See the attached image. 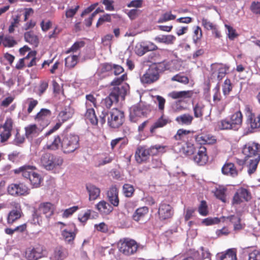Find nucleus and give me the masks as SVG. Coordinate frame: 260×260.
<instances>
[{
    "mask_svg": "<svg viewBox=\"0 0 260 260\" xmlns=\"http://www.w3.org/2000/svg\"><path fill=\"white\" fill-rule=\"evenodd\" d=\"M242 153L247 161V172L249 175L254 173L260 161V144L248 142L242 149Z\"/></svg>",
    "mask_w": 260,
    "mask_h": 260,
    "instance_id": "obj_1",
    "label": "nucleus"
},
{
    "mask_svg": "<svg viewBox=\"0 0 260 260\" xmlns=\"http://www.w3.org/2000/svg\"><path fill=\"white\" fill-rule=\"evenodd\" d=\"M170 62L164 61L157 64L151 66L141 77V82L143 84H151L159 78V71H162L170 69Z\"/></svg>",
    "mask_w": 260,
    "mask_h": 260,
    "instance_id": "obj_2",
    "label": "nucleus"
},
{
    "mask_svg": "<svg viewBox=\"0 0 260 260\" xmlns=\"http://www.w3.org/2000/svg\"><path fill=\"white\" fill-rule=\"evenodd\" d=\"M36 167L24 165L13 170L15 174L21 173L25 178L29 179L31 185L34 188L39 187L43 181L41 175L36 172Z\"/></svg>",
    "mask_w": 260,
    "mask_h": 260,
    "instance_id": "obj_3",
    "label": "nucleus"
},
{
    "mask_svg": "<svg viewBox=\"0 0 260 260\" xmlns=\"http://www.w3.org/2000/svg\"><path fill=\"white\" fill-rule=\"evenodd\" d=\"M243 122V114L240 110L233 113L230 118H225L219 121L217 125L220 129H232L238 131L241 126Z\"/></svg>",
    "mask_w": 260,
    "mask_h": 260,
    "instance_id": "obj_4",
    "label": "nucleus"
},
{
    "mask_svg": "<svg viewBox=\"0 0 260 260\" xmlns=\"http://www.w3.org/2000/svg\"><path fill=\"white\" fill-rule=\"evenodd\" d=\"M79 137L75 134H61V149L65 154L74 152L80 147Z\"/></svg>",
    "mask_w": 260,
    "mask_h": 260,
    "instance_id": "obj_5",
    "label": "nucleus"
},
{
    "mask_svg": "<svg viewBox=\"0 0 260 260\" xmlns=\"http://www.w3.org/2000/svg\"><path fill=\"white\" fill-rule=\"evenodd\" d=\"M129 112L130 120L136 122L140 118L147 117L150 114L151 110L149 107L140 103L130 107Z\"/></svg>",
    "mask_w": 260,
    "mask_h": 260,
    "instance_id": "obj_6",
    "label": "nucleus"
},
{
    "mask_svg": "<svg viewBox=\"0 0 260 260\" xmlns=\"http://www.w3.org/2000/svg\"><path fill=\"white\" fill-rule=\"evenodd\" d=\"M41 164L47 170H52L60 166L63 163V159L50 153H44L40 159Z\"/></svg>",
    "mask_w": 260,
    "mask_h": 260,
    "instance_id": "obj_7",
    "label": "nucleus"
},
{
    "mask_svg": "<svg viewBox=\"0 0 260 260\" xmlns=\"http://www.w3.org/2000/svg\"><path fill=\"white\" fill-rule=\"evenodd\" d=\"M124 121V113L123 111L117 109H112L108 116V125L113 128H118L121 126Z\"/></svg>",
    "mask_w": 260,
    "mask_h": 260,
    "instance_id": "obj_8",
    "label": "nucleus"
},
{
    "mask_svg": "<svg viewBox=\"0 0 260 260\" xmlns=\"http://www.w3.org/2000/svg\"><path fill=\"white\" fill-rule=\"evenodd\" d=\"M138 243L133 239L124 238L118 243L119 250L125 255H131L135 253L138 248Z\"/></svg>",
    "mask_w": 260,
    "mask_h": 260,
    "instance_id": "obj_9",
    "label": "nucleus"
},
{
    "mask_svg": "<svg viewBox=\"0 0 260 260\" xmlns=\"http://www.w3.org/2000/svg\"><path fill=\"white\" fill-rule=\"evenodd\" d=\"M117 102L116 96L111 94L102 100L101 102L102 107H101L102 109H100L101 114L99 115L100 121L102 124L106 122V117L108 114V109L111 107L114 103Z\"/></svg>",
    "mask_w": 260,
    "mask_h": 260,
    "instance_id": "obj_10",
    "label": "nucleus"
},
{
    "mask_svg": "<svg viewBox=\"0 0 260 260\" xmlns=\"http://www.w3.org/2000/svg\"><path fill=\"white\" fill-rule=\"evenodd\" d=\"M9 194L13 196H25L29 193V189L23 183H12L7 188Z\"/></svg>",
    "mask_w": 260,
    "mask_h": 260,
    "instance_id": "obj_11",
    "label": "nucleus"
},
{
    "mask_svg": "<svg viewBox=\"0 0 260 260\" xmlns=\"http://www.w3.org/2000/svg\"><path fill=\"white\" fill-rule=\"evenodd\" d=\"M36 52L35 51H30L28 54L23 58L20 59L16 64V68L18 70L22 69L25 66L27 67H31L36 65V60L37 58L36 57Z\"/></svg>",
    "mask_w": 260,
    "mask_h": 260,
    "instance_id": "obj_12",
    "label": "nucleus"
},
{
    "mask_svg": "<svg viewBox=\"0 0 260 260\" xmlns=\"http://www.w3.org/2000/svg\"><path fill=\"white\" fill-rule=\"evenodd\" d=\"M51 111L47 109L43 108L35 116V120L42 126L46 127L50 123Z\"/></svg>",
    "mask_w": 260,
    "mask_h": 260,
    "instance_id": "obj_13",
    "label": "nucleus"
},
{
    "mask_svg": "<svg viewBox=\"0 0 260 260\" xmlns=\"http://www.w3.org/2000/svg\"><path fill=\"white\" fill-rule=\"evenodd\" d=\"M229 67L222 63H214L211 66V76H217V79L220 81L227 74Z\"/></svg>",
    "mask_w": 260,
    "mask_h": 260,
    "instance_id": "obj_14",
    "label": "nucleus"
},
{
    "mask_svg": "<svg viewBox=\"0 0 260 260\" xmlns=\"http://www.w3.org/2000/svg\"><path fill=\"white\" fill-rule=\"evenodd\" d=\"M251 199L250 191L245 188H239L233 198V204H239L244 201H249Z\"/></svg>",
    "mask_w": 260,
    "mask_h": 260,
    "instance_id": "obj_15",
    "label": "nucleus"
},
{
    "mask_svg": "<svg viewBox=\"0 0 260 260\" xmlns=\"http://www.w3.org/2000/svg\"><path fill=\"white\" fill-rule=\"evenodd\" d=\"M158 214L161 220L170 219L174 214L173 208L170 204L161 202L158 207Z\"/></svg>",
    "mask_w": 260,
    "mask_h": 260,
    "instance_id": "obj_16",
    "label": "nucleus"
},
{
    "mask_svg": "<svg viewBox=\"0 0 260 260\" xmlns=\"http://www.w3.org/2000/svg\"><path fill=\"white\" fill-rule=\"evenodd\" d=\"M13 126V121L12 119L11 118H7L4 124L2 126L4 130L0 134L1 142L2 143L7 141L11 137Z\"/></svg>",
    "mask_w": 260,
    "mask_h": 260,
    "instance_id": "obj_17",
    "label": "nucleus"
},
{
    "mask_svg": "<svg viewBox=\"0 0 260 260\" xmlns=\"http://www.w3.org/2000/svg\"><path fill=\"white\" fill-rule=\"evenodd\" d=\"M44 256L42 247L28 248L25 251V257L27 260H37Z\"/></svg>",
    "mask_w": 260,
    "mask_h": 260,
    "instance_id": "obj_18",
    "label": "nucleus"
},
{
    "mask_svg": "<svg viewBox=\"0 0 260 260\" xmlns=\"http://www.w3.org/2000/svg\"><path fill=\"white\" fill-rule=\"evenodd\" d=\"M61 134L56 135L52 138H48V141L44 147V149L55 151L61 147Z\"/></svg>",
    "mask_w": 260,
    "mask_h": 260,
    "instance_id": "obj_19",
    "label": "nucleus"
},
{
    "mask_svg": "<svg viewBox=\"0 0 260 260\" xmlns=\"http://www.w3.org/2000/svg\"><path fill=\"white\" fill-rule=\"evenodd\" d=\"M149 157L147 148L145 146H138L136 149L135 158L138 164L146 161Z\"/></svg>",
    "mask_w": 260,
    "mask_h": 260,
    "instance_id": "obj_20",
    "label": "nucleus"
},
{
    "mask_svg": "<svg viewBox=\"0 0 260 260\" xmlns=\"http://www.w3.org/2000/svg\"><path fill=\"white\" fill-rule=\"evenodd\" d=\"M241 169H238L234 164L230 161H226L221 168V172L223 175L232 177H237Z\"/></svg>",
    "mask_w": 260,
    "mask_h": 260,
    "instance_id": "obj_21",
    "label": "nucleus"
},
{
    "mask_svg": "<svg viewBox=\"0 0 260 260\" xmlns=\"http://www.w3.org/2000/svg\"><path fill=\"white\" fill-rule=\"evenodd\" d=\"M194 161L199 165H205L208 161V156L207 154L206 148L204 146H200L193 156Z\"/></svg>",
    "mask_w": 260,
    "mask_h": 260,
    "instance_id": "obj_22",
    "label": "nucleus"
},
{
    "mask_svg": "<svg viewBox=\"0 0 260 260\" xmlns=\"http://www.w3.org/2000/svg\"><path fill=\"white\" fill-rule=\"evenodd\" d=\"M68 255L67 249L62 246H58L54 249L50 258L51 260H64Z\"/></svg>",
    "mask_w": 260,
    "mask_h": 260,
    "instance_id": "obj_23",
    "label": "nucleus"
},
{
    "mask_svg": "<svg viewBox=\"0 0 260 260\" xmlns=\"http://www.w3.org/2000/svg\"><path fill=\"white\" fill-rule=\"evenodd\" d=\"M74 114V109L70 105L65 106L59 112L57 117V120L62 122H66L71 119Z\"/></svg>",
    "mask_w": 260,
    "mask_h": 260,
    "instance_id": "obj_24",
    "label": "nucleus"
},
{
    "mask_svg": "<svg viewBox=\"0 0 260 260\" xmlns=\"http://www.w3.org/2000/svg\"><path fill=\"white\" fill-rule=\"evenodd\" d=\"M107 197L110 203L115 207L119 205L118 190L115 185L112 186L107 192Z\"/></svg>",
    "mask_w": 260,
    "mask_h": 260,
    "instance_id": "obj_25",
    "label": "nucleus"
},
{
    "mask_svg": "<svg viewBox=\"0 0 260 260\" xmlns=\"http://www.w3.org/2000/svg\"><path fill=\"white\" fill-rule=\"evenodd\" d=\"M37 209L41 213L44 214L47 218H49L53 214L55 209L52 204L46 202L41 203Z\"/></svg>",
    "mask_w": 260,
    "mask_h": 260,
    "instance_id": "obj_26",
    "label": "nucleus"
},
{
    "mask_svg": "<svg viewBox=\"0 0 260 260\" xmlns=\"http://www.w3.org/2000/svg\"><path fill=\"white\" fill-rule=\"evenodd\" d=\"M171 120L169 117L166 116L164 112L161 113V116L156 120V121L151 126L150 131L151 133L153 132L158 128L162 127L167 124L171 122Z\"/></svg>",
    "mask_w": 260,
    "mask_h": 260,
    "instance_id": "obj_27",
    "label": "nucleus"
},
{
    "mask_svg": "<svg viewBox=\"0 0 260 260\" xmlns=\"http://www.w3.org/2000/svg\"><path fill=\"white\" fill-rule=\"evenodd\" d=\"M194 119L193 116L189 113H184L177 116L175 121L180 125H190Z\"/></svg>",
    "mask_w": 260,
    "mask_h": 260,
    "instance_id": "obj_28",
    "label": "nucleus"
},
{
    "mask_svg": "<svg viewBox=\"0 0 260 260\" xmlns=\"http://www.w3.org/2000/svg\"><path fill=\"white\" fill-rule=\"evenodd\" d=\"M17 43L14 37L10 35L4 36L3 33H0V45L3 44L5 47L11 48L16 45Z\"/></svg>",
    "mask_w": 260,
    "mask_h": 260,
    "instance_id": "obj_29",
    "label": "nucleus"
},
{
    "mask_svg": "<svg viewBox=\"0 0 260 260\" xmlns=\"http://www.w3.org/2000/svg\"><path fill=\"white\" fill-rule=\"evenodd\" d=\"M86 189L89 194V200L90 201L95 200L100 196L101 190L95 185L88 183L86 185Z\"/></svg>",
    "mask_w": 260,
    "mask_h": 260,
    "instance_id": "obj_30",
    "label": "nucleus"
},
{
    "mask_svg": "<svg viewBox=\"0 0 260 260\" xmlns=\"http://www.w3.org/2000/svg\"><path fill=\"white\" fill-rule=\"evenodd\" d=\"M154 40L158 43L171 45L174 44L176 40V37L172 35H160L156 36L154 38Z\"/></svg>",
    "mask_w": 260,
    "mask_h": 260,
    "instance_id": "obj_31",
    "label": "nucleus"
},
{
    "mask_svg": "<svg viewBox=\"0 0 260 260\" xmlns=\"http://www.w3.org/2000/svg\"><path fill=\"white\" fill-rule=\"evenodd\" d=\"M192 90H187V91H173L169 93L168 95L169 97L173 99H189L192 97L193 94Z\"/></svg>",
    "mask_w": 260,
    "mask_h": 260,
    "instance_id": "obj_32",
    "label": "nucleus"
},
{
    "mask_svg": "<svg viewBox=\"0 0 260 260\" xmlns=\"http://www.w3.org/2000/svg\"><path fill=\"white\" fill-rule=\"evenodd\" d=\"M113 64L111 63H104L100 64L98 71L97 74L104 78L109 76L112 71Z\"/></svg>",
    "mask_w": 260,
    "mask_h": 260,
    "instance_id": "obj_33",
    "label": "nucleus"
},
{
    "mask_svg": "<svg viewBox=\"0 0 260 260\" xmlns=\"http://www.w3.org/2000/svg\"><path fill=\"white\" fill-rule=\"evenodd\" d=\"M97 210L103 215H108L113 210V207L105 201H100L96 205Z\"/></svg>",
    "mask_w": 260,
    "mask_h": 260,
    "instance_id": "obj_34",
    "label": "nucleus"
},
{
    "mask_svg": "<svg viewBox=\"0 0 260 260\" xmlns=\"http://www.w3.org/2000/svg\"><path fill=\"white\" fill-rule=\"evenodd\" d=\"M25 41L35 47H37L39 43L38 37L33 31H28L24 33Z\"/></svg>",
    "mask_w": 260,
    "mask_h": 260,
    "instance_id": "obj_35",
    "label": "nucleus"
},
{
    "mask_svg": "<svg viewBox=\"0 0 260 260\" xmlns=\"http://www.w3.org/2000/svg\"><path fill=\"white\" fill-rule=\"evenodd\" d=\"M218 256L220 260H237L235 249H229L224 252L218 254Z\"/></svg>",
    "mask_w": 260,
    "mask_h": 260,
    "instance_id": "obj_36",
    "label": "nucleus"
},
{
    "mask_svg": "<svg viewBox=\"0 0 260 260\" xmlns=\"http://www.w3.org/2000/svg\"><path fill=\"white\" fill-rule=\"evenodd\" d=\"M149 209L146 206L140 207L137 209L133 215V219L139 221L142 219L148 213Z\"/></svg>",
    "mask_w": 260,
    "mask_h": 260,
    "instance_id": "obj_37",
    "label": "nucleus"
},
{
    "mask_svg": "<svg viewBox=\"0 0 260 260\" xmlns=\"http://www.w3.org/2000/svg\"><path fill=\"white\" fill-rule=\"evenodd\" d=\"M76 235V233L69 228L64 229L61 231V236L63 240L68 243H70L73 241Z\"/></svg>",
    "mask_w": 260,
    "mask_h": 260,
    "instance_id": "obj_38",
    "label": "nucleus"
},
{
    "mask_svg": "<svg viewBox=\"0 0 260 260\" xmlns=\"http://www.w3.org/2000/svg\"><path fill=\"white\" fill-rule=\"evenodd\" d=\"M80 54L71 55L65 59V67L68 69H73L78 63Z\"/></svg>",
    "mask_w": 260,
    "mask_h": 260,
    "instance_id": "obj_39",
    "label": "nucleus"
},
{
    "mask_svg": "<svg viewBox=\"0 0 260 260\" xmlns=\"http://www.w3.org/2000/svg\"><path fill=\"white\" fill-rule=\"evenodd\" d=\"M205 108V105L202 102H199L193 105L194 116L196 118H202Z\"/></svg>",
    "mask_w": 260,
    "mask_h": 260,
    "instance_id": "obj_40",
    "label": "nucleus"
},
{
    "mask_svg": "<svg viewBox=\"0 0 260 260\" xmlns=\"http://www.w3.org/2000/svg\"><path fill=\"white\" fill-rule=\"evenodd\" d=\"M85 117L91 124L95 125L98 124V120L95 115L93 108H86V112L85 114Z\"/></svg>",
    "mask_w": 260,
    "mask_h": 260,
    "instance_id": "obj_41",
    "label": "nucleus"
},
{
    "mask_svg": "<svg viewBox=\"0 0 260 260\" xmlns=\"http://www.w3.org/2000/svg\"><path fill=\"white\" fill-rule=\"evenodd\" d=\"M230 222L234 225V230L238 231L244 228V224L241 223V219L239 217L235 215H231L228 217Z\"/></svg>",
    "mask_w": 260,
    "mask_h": 260,
    "instance_id": "obj_42",
    "label": "nucleus"
},
{
    "mask_svg": "<svg viewBox=\"0 0 260 260\" xmlns=\"http://www.w3.org/2000/svg\"><path fill=\"white\" fill-rule=\"evenodd\" d=\"M227 189L223 186H219L216 188L214 191V196L218 199L221 200L222 202L225 203L226 202V192Z\"/></svg>",
    "mask_w": 260,
    "mask_h": 260,
    "instance_id": "obj_43",
    "label": "nucleus"
},
{
    "mask_svg": "<svg viewBox=\"0 0 260 260\" xmlns=\"http://www.w3.org/2000/svg\"><path fill=\"white\" fill-rule=\"evenodd\" d=\"M86 108H93V107L96 108L98 112H100V107L96 106V98L91 94H87L86 95Z\"/></svg>",
    "mask_w": 260,
    "mask_h": 260,
    "instance_id": "obj_44",
    "label": "nucleus"
},
{
    "mask_svg": "<svg viewBox=\"0 0 260 260\" xmlns=\"http://www.w3.org/2000/svg\"><path fill=\"white\" fill-rule=\"evenodd\" d=\"M38 104V101L37 100H35L33 98H28L24 102L23 108H25L26 106H27L26 112L27 114H29L32 112Z\"/></svg>",
    "mask_w": 260,
    "mask_h": 260,
    "instance_id": "obj_45",
    "label": "nucleus"
},
{
    "mask_svg": "<svg viewBox=\"0 0 260 260\" xmlns=\"http://www.w3.org/2000/svg\"><path fill=\"white\" fill-rule=\"evenodd\" d=\"M21 217V212L17 210L11 211L7 216V223L9 224H13Z\"/></svg>",
    "mask_w": 260,
    "mask_h": 260,
    "instance_id": "obj_46",
    "label": "nucleus"
},
{
    "mask_svg": "<svg viewBox=\"0 0 260 260\" xmlns=\"http://www.w3.org/2000/svg\"><path fill=\"white\" fill-rule=\"evenodd\" d=\"M126 90L125 88L123 86H115L111 92V94L115 95L116 100L118 101L119 96L124 98L126 94Z\"/></svg>",
    "mask_w": 260,
    "mask_h": 260,
    "instance_id": "obj_47",
    "label": "nucleus"
},
{
    "mask_svg": "<svg viewBox=\"0 0 260 260\" xmlns=\"http://www.w3.org/2000/svg\"><path fill=\"white\" fill-rule=\"evenodd\" d=\"M247 121L249 124L250 127L252 129L258 128L260 127V114L256 117L255 115L251 116L247 119Z\"/></svg>",
    "mask_w": 260,
    "mask_h": 260,
    "instance_id": "obj_48",
    "label": "nucleus"
},
{
    "mask_svg": "<svg viewBox=\"0 0 260 260\" xmlns=\"http://www.w3.org/2000/svg\"><path fill=\"white\" fill-rule=\"evenodd\" d=\"M149 156L156 155L160 153H163L165 152V146H162L159 144H156L154 146H152L149 148H147Z\"/></svg>",
    "mask_w": 260,
    "mask_h": 260,
    "instance_id": "obj_49",
    "label": "nucleus"
},
{
    "mask_svg": "<svg viewBox=\"0 0 260 260\" xmlns=\"http://www.w3.org/2000/svg\"><path fill=\"white\" fill-rule=\"evenodd\" d=\"M37 209H35L30 220V223L34 225H40L42 223V217Z\"/></svg>",
    "mask_w": 260,
    "mask_h": 260,
    "instance_id": "obj_50",
    "label": "nucleus"
},
{
    "mask_svg": "<svg viewBox=\"0 0 260 260\" xmlns=\"http://www.w3.org/2000/svg\"><path fill=\"white\" fill-rule=\"evenodd\" d=\"M112 160V158L109 156H99L95 159V165L96 167H100L110 163Z\"/></svg>",
    "mask_w": 260,
    "mask_h": 260,
    "instance_id": "obj_51",
    "label": "nucleus"
},
{
    "mask_svg": "<svg viewBox=\"0 0 260 260\" xmlns=\"http://www.w3.org/2000/svg\"><path fill=\"white\" fill-rule=\"evenodd\" d=\"M85 44V42L83 41H77L74 43V44L68 50L66 51V53L68 54L71 52H76L81 48L83 47Z\"/></svg>",
    "mask_w": 260,
    "mask_h": 260,
    "instance_id": "obj_52",
    "label": "nucleus"
},
{
    "mask_svg": "<svg viewBox=\"0 0 260 260\" xmlns=\"http://www.w3.org/2000/svg\"><path fill=\"white\" fill-rule=\"evenodd\" d=\"M176 18V15H173L171 12H167L163 14L159 18L157 22L164 23L167 21L174 20Z\"/></svg>",
    "mask_w": 260,
    "mask_h": 260,
    "instance_id": "obj_53",
    "label": "nucleus"
},
{
    "mask_svg": "<svg viewBox=\"0 0 260 260\" xmlns=\"http://www.w3.org/2000/svg\"><path fill=\"white\" fill-rule=\"evenodd\" d=\"M25 136L26 138H29L32 135L37 133L38 127L36 124H30L24 128Z\"/></svg>",
    "mask_w": 260,
    "mask_h": 260,
    "instance_id": "obj_54",
    "label": "nucleus"
},
{
    "mask_svg": "<svg viewBox=\"0 0 260 260\" xmlns=\"http://www.w3.org/2000/svg\"><path fill=\"white\" fill-rule=\"evenodd\" d=\"M135 189L132 185L129 184H124L123 186V193L126 197H132L134 194Z\"/></svg>",
    "mask_w": 260,
    "mask_h": 260,
    "instance_id": "obj_55",
    "label": "nucleus"
},
{
    "mask_svg": "<svg viewBox=\"0 0 260 260\" xmlns=\"http://www.w3.org/2000/svg\"><path fill=\"white\" fill-rule=\"evenodd\" d=\"M189 133V131L182 128L179 129L177 131V134L174 136V138L176 140H183Z\"/></svg>",
    "mask_w": 260,
    "mask_h": 260,
    "instance_id": "obj_56",
    "label": "nucleus"
},
{
    "mask_svg": "<svg viewBox=\"0 0 260 260\" xmlns=\"http://www.w3.org/2000/svg\"><path fill=\"white\" fill-rule=\"evenodd\" d=\"M233 88L231 80L229 79L225 80L223 86L222 91L224 95L229 94Z\"/></svg>",
    "mask_w": 260,
    "mask_h": 260,
    "instance_id": "obj_57",
    "label": "nucleus"
},
{
    "mask_svg": "<svg viewBox=\"0 0 260 260\" xmlns=\"http://www.w3.org/2000/svg\"><path fill=\"white\" fill-rule=\"evenodd\" d=\"M199 213L204 216L208 214V206L205 201H202L198 208Z\"/></svg>",
    "mask_w": 260,
    "mask_h": 260,
    "instance_id": "obj_58",
    "label": "nucleus"
},
{
    "mask_svg": "<svg viewBox=\"0 0 260 260\" xmlns=\"http://www.w3.org/2000/svg\"><path fill=\"white\" fill-rule=\"evenodd\" d=\"M172 80L177 81L183 84H187L189 82V79L188 77L182 75L181 74H178L173 76L172 78Z\"/></svg>",
    "mask_w": 260,
    "mask_h": 260,
    "instance_id": "obj_59",
    "label": "nucleus"
},
{
    "mask_svg": "<svg viewBox=\"0 0 260 260\" xmlns=\"http://www.w3.org/2000/svg\"><path fill=\"white\" fill-rule=\"evenodd\" d=\"M202 37V31L200 27L197 26L194 30L193 36V41L195 44L200 40Z\"/></svg>",
    "mask_w": 260,
    "mask_h": 260,
    "instance_id": "obj_60",
    "label": "nucleus"
},
{
    "mask_svg": "<svg viewBox=\"0 0 260 260\" xmlns=\"http://www.w3.org/2000/svg\"><path fill=\"white\" fill-rule=\"evenodd\" d=\"M127 80L126 74H124L119 77L115 78L111 82L112 86H119L123 81Z\"/></svg>",
    "mask_w": 260,
    "mask_h": 260,
    "instance_id": "obj_61",
    "label": "nucleus"
},
{
    "mask_svg": "<svg viewBox=\"0 0 260 260\" xmlns=\"http://www.w3.org/2000/svg\"><path fill=\"white\" fill-rule=\"evenodd\" d=\"M225 27L228 29V32L227 34L230 40H233L238 37L236 30L233 27L228 24H225Z\"/></svg>",
    "mask_w": 260,
    "mask_h": 260,
    "instance_id": "obj_62",
    "label": "nucleus"
},
{
    "mask_svg": "<svg viewBox=\"0 0 260 260\" xmlns=\"http://www.w3.org/2000/svg\"><path fill=\"white\" fill-rule=\"evenodd\" d=\"M250 9L254 14H260V0L257 2H252L251 4Z\"/></svg>",
    "mask_w": 260,
    "mask_h": 260,
    "instance_id": "obj_63",
    "label": "nucleus"
},
{
    "mask_svg": "<svg viewBox=\"0 0 260 260\" xmlns=\"http://www.w3.org/2000/svg\"><path fill=\"white\" fill-rule=\"evenodd\" d=\"M248 260H260V251L255 249L249 252Z\"/></svg>",
    "mask_w": 260,
    "mask_h": 260,
    "instance_id": "obj_64",
    "label": "nucleus"
}]
</instances>
